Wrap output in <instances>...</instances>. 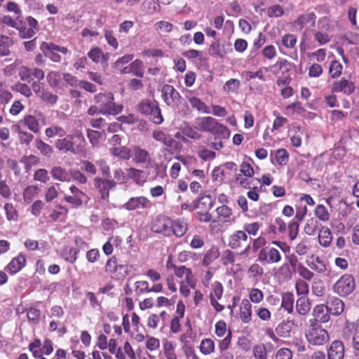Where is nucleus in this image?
I'll return each instance as SVG.
<instances>
[{"label":"nucleus","instance_id":"5fc2aeb1","mask_svg":"<svg viewBox=\"0 0 359 359\" xmlns=\"http://www.w3.org/2000/svg\"><path fill=\"white\" fill-rule=\"evenodd\" d=\"M343 66L338 60L331 61L328 72L332 79H337L342 74Z\"/></svg>","mask_w":359,"mask_h":359},{"label":"nucleus","instance_id":"79ce46f5","mask_svg":"<svg viewBox=\"0 0 359 359\" xmlns=\"http://www.w3.org/2000/svg\"><path fill=\"white\" fill-rule=\"evenodd\" d=\"M88 57L94 62L98 63L101 60L107 62L109 60V54L104 53L100 48L95 47L91 48L88 53Z\"/></svg>","mask_w":359,"mask_h":359},{"label":"nucleus","instance_id":"0eeeda50","mask_svg":"<svg viewBox=\"0 0 359 359\" xmlns=\"http://www.w3.org/2000/svg\"><path fill=\"white\" fill-rule=\"evenodd\" d=\"M69 194L64 196V201L69 203L72 208H79L83 203H87L89 201L88 195L76 187L75 185H71L69 188Z\"/></svg>","mask_w":359,"mask_h":359},{"label":"nucleus","instance_id":"39448f33","mask_svg":"<svg viewBox=\"0 0 359 359\" xmlns=\"http://www.w3.org/2000/svg\"><path fill=\"white\" fill-rule=\"evenodd\" d=\"M104 271L110 277L116 280H123L129 273V266L127 264L119 263L118 258L114 255L109 257L105 264Z\"/></svg>","mask_w":359,"mask_h":359},{"label":"nucleus","instance_id":"412c9836","mask_svg":"<svg viewBox=\"0 0 359 359\" xmlns=\"http://www.w3.org/2000/svg\"><path fill=\"white\" fill-rule=\"evenodd\" d=\"M150 201L147 197L142 196L132 197L123 205V208L130 211L137 209H146L150 208Z\"/></svg>","mask_w":359,"mask_h":359},{"label":"nucleus","instance_id":"58836bf2","mask_svg":"<svg viewBox=\"0 0 359 359\" xmlns=\"http://www.w3.org/2000/svg\"><path fill=\"white\" fill-rule=\"evenodd\" d=\"M128 179H132L137 184L142 185L146 181L145 172L142 170L129 168L126 169Z\"/></svg>","mask_w":359,"mask_h":359},{"label":"nucleus","instance_id":"4468645a","mask_svg":"<svg viewBox=\"0 0 359 359\" xmlns=\"http://www.w3.org/2000/svg\"><path fill=\"white\" fill-rule=\"evenodd\" d=\"M224 287L221 283L215 281L212 285V290L209 294L210 302L216 312L219 313L224 309V306L218 302L223 294Z\"/></svg>","mask_w":359,"mask_h":359},{"label":"nucleus","instance_id":"0e129e2a","mask_svg":"<svg viewBox=\"0 0 359 359\" xmlns=\"http://www.w3.org/2000/svg\"><path fill=\"white\" fill-rule=\"evenodd\" d=\"M241 86L240 81L237 79L228 80L223 86V90L226 93H236Z\"/></svg>","mask_w":359,"mask_h":359},{"label":"nucleus","instance_id":"f704fd0d","mask_svg":"<svg viewBox=\"0 0 359 359\" xmlns=\"http://www.w3.org/2000/svg\"><path fill=\"white\" fill-rule=\"evenodd\" d=\"M311 309V302L306 296H302L297 299L296 311L301 316L307 315Z\"/></svg>","mask_w":359,"mask_h":359},{"label":"nucleus","instance_id":"e2e57ef3","mask_svg":"<svg viewBox=\"0 0 359 359\" xmlns=\"http://www.w3.org/2000/svg\"><path fill=\"white\" fill-rule=\"evenodd\" d=\"M318 228V222L314 218L309 219L304 227V231L309 236H314Z\"/></svg>","mask_w":359,"mask_h":359},{"label":"nucleus","instance_id":"bf43d9fd","mask_svg":"<svg viewBox=\"0 0 359 359\" xmlns=\"http://www.w3.org/2000/svg\"><path fill=\"white\" fill-rule=\"evenodd\" d=\"M297 37L293 34H285L281 38V43L283 47L292 49L296 46Z\"/></svg>","mask_w":359,"mask_h":359},{"label":"nucleus","instance_id":"4be33fe9","mask_svg":"<svg viewBox=\"0 0 359 359\" xmlns=\"http://www.w3.org/2000/svg\"><path fill=\"white\" fill-rule=\"evenodd\" d=\"M266 238L263 236H259V237L252 239V245H250V244L248 243L241 252L240 255L248 256L250 253V250H252L253 253H259V251L260 250L266 247Z\"/></svg>","mask_w":359,"mask_h":359},{"label":"nucleus","instance_id":"3c124183","mask_svg":"<svg viewBox=\"0 0 359 359\" xmlns=\"http://www.w3.org/2000/svg\"><path fill=\"white\" fill-rule=\"evenodd\" d=\"M34 146L44 156L50 157L53 153L52 147L39 138L35 140Z\"/></svg>","mask_w":359,"mask_h":359},{"label":"nucleus","instance_id":"69168bd1","mask_svg":"<svg viewBox=\"0 0 359 359\" xmlns=\"http://www.w3.org/2000/svg\"><path fill=\"white\" fill-rule=\"evenodd\" d=\"M157 103L158 102L155 100L144 99L138 104L137 109L140 114L145 115L148 113L149 110Z\"/></svg>","mask_w":359,"mask_h":359},{"label":"nucleus","instance_id":"72a5a7b5","mask_svg":"<svg viewBox=\"0 0 359 359\" xmlns=\"http://www.w3.org/2000/svg\"><path fill=\"white\" fill-rule=\"evenodd\" d=\"M109 151L112 156L127 161L131 157L132 149L126 146L111 147Z\"/></svg>","mask_w":359,"mask_h":359},{"label":"nucleus","instance_id":"de8ad7c7","mask_svg":"<svg viewBox=\"0 0 359 359\" xmlns=\"http://www.w3.org/2000/svg\"><path fill=\"white\" fill-rule=\"evenodd\" d=\"M13 42L11 37L0 34V56H6L10 54V48Z\"/></svg>","mask_w":359,"mask_h":359},{"label":"nucleus","instance_id":"2eb2a0df","mask_svg":"<svg viewBox=\"0 0 359 359\" xmlns=\"http://www.w3.org/2000/svg\"><path fill=\"white\" fill-rule=\"evenodd\" d=\"M316 18L317 16L313 11H307L297 17L293 22V25L298 27L300 30L307 29L308 27H314Z\"/></svg>","mask_w":359,"mask_h":359},{"label":"nucleus","instance_id":"f257e3e1","mask_svg":"<svg viewBox=\"0 0 359 359\" xmlns=\"http://www.w3.org/2000/svg\"><path fill=\"white\" fill-rule=\"evenodd\" d=\"M194 128L201 133H208L213 135L215 142H212L210 147L215 150L224 148V140L230 137V130L212 116H198L194 120Z\"/></svg>","mask_w":359,"mask_h":359},{"label":"nucleus","instance_id":"8fccbe9b","mask_svg":"<svg viewBox=\"0 0 359 359\" xmlns=\"http://www.w3.org/2000/svg\"><path fill=\"white\" fill-rule=\"evenodd\" d=\"M249 278L252 280H259L264 273L263 267L258 263L255 262L251 264L248 269Z\"/></svg>","mask_w":359,"mask_h":359},{"label":"nucleus","instance_id":"393cba45","mask_svg":"<svg viewBox=\"0 0 359 359\" xmlns=\"http://www.w3.org/2000/svg\"><path fill=\"white\" fill-rule=\"evenodd\" d=\"M330 315L339 316L344 310V303L339 297H332L326 303Z\"/></svg>","mask_w":359,"mask_h":359},{"label":"nucleus","instance_id":"c756f323","mask_svg":"<svg viewBox=\"0 0 359 359\" xmlns=\"http://www.w3.org/2000/svg\"><path fill=\"white\" fill-rule=\"evenodd\" d=\"M50 175L54 180L62 182H68L71 180L70 171L62 166H53L50 170Z\"/></svg>","mask_w":359,"mask_h":359},{"label":"nucleus","instance_id":"b1692460","mask_svg":"<svg viewBox=\"0 0 359 359\" xmlns=\"http://www.w3.org/2000/svg\"><path fill=\"white\" fill-rule=\"evenodd\" d=\"M239 318L244 324H248L252 320V305L248 299H243L239 307Z\"/></svg>","mask_w":359,"mask_h":359},{"label":"nucleus","instance_id":"c9c22d12","mask_svg":"<svg viewBox=\"0 0 359 359\" xmlns=\"http://www.w3.org/2000/svg\"><path fill=\"white\" fill-rule=\"evenodd\" d=\"M312 261L307 260V265L310 269L318 273H324L327 271L325 262L320 257L313 255L311 257Z\"/></svg>","mask_w":359,"mask_h":359},{"label":"nucleus","instance_id":"ea45409f","mask_svg":"<svg viewBox=\"0 0 359 359\" xmlns=\"http://www.w3.org/2000/svg\"><path fill=\"white\" fill-rule=\"evenodd\" d=\"M273 159L278 165H285L289 161L288 152L285 149H278L275 151L274 156L273 152L271 153V161L274 164L275 162L273 161Z\"/></svg>","mask_w":359,"mask_h":359},{"label":"nucleus","instance_id":"864d4df0","mask_svg":"<svg viewBox=\"0 0 359 359\" xmlns=\"http://www.w3.org/2000/svg\"><path fill=\"white\" fill-rule=\"evenodd\" d=\"M66 134V130L62 127L57 125H52L45 130V135L48 138H52L55 136L62 137H65Z\"/></svg>","mask_w":359,"mask_h":359},{"label":"nucleus","instance_id":"c03bdc74","mask_svg":"<svg viewBox=\"0 0 359 359\" xmlns=\"http://www.w3.org/2000/svg\"><path fill=\"white\" fill-rule=\"evenodd\" d=\"M198 348L203 355H210L215 351V341L210 338L203 339L200 343Z\"/></svg>","mask_w":359,"mask_h":359},{"label":"nucleus","instance_id":"37998d69","mask_svg":"<svg viewBox=\"0 0 359 359\" xmlns=\"http://www.w3.org/2000/svg\"><path fill=\"white\" fill-rule=\"evenodd\" d=\"M40 189L38 185H29L22 192L25 203L29 204L39 195Z\"/></svg>","mask_w":359,"mask_h":359},{"label":"nucleus","instance_id":"473e14b6","mask_svg":"<svg viewBox=\"0 0 359 359\" xmlns=\"http://www.w3.org/2000/svg\"><path fill=\"white\" fill-rule=\"evenodd\" d=\"M196 334L194 333L191 324L189 323V327L186 332L181 334L179 337V341L181 344L182 349L183 350L188 347L190 348V346L194 345L192 341L194 340Z\"/></svg>","mask_w":359,"mask_h":359},{"label":"nucleus","instance_id":"09e8293b","mask_svg":"<svg viewBox=\"0 0 359 359\" xmlns=\"http://www.w3.org/2000/svg\"><path fill=\"white\" fill-rule=\"evenodd\" d=\"M6 217L9 222H16L19 219V213L12 203H6L4 205Z\"/></svg>","mask_w":359,"mask_h":359},{"label":"nucleus","instance_id":"e433bc0d","mask_svg":"<svg viewBox=\"0 0 359 359\" xmlns=\"http://www.w3.org/2000/svg\"><path fill=\"white\" fill-rule=\"evenodd\" d=\"M318 238L320 245L323 248L329 247L332 241V235L330 229L327 226H322L320 229Z\"/></svg>","mask_w":359,"mask_h":359},{"label":"nucleus","instance_id":"9d476101","mask_svg":"<svg viewBox=\"0 0 359 359\" xmlns=\"http://www.w3.org/2000/svg\"><path fill=\"white\" fill-rule=\"evenodd\" d=\"M172 224V219L168 216L160 215L153 219L151 229L154 233L169 237L171 236Z\"/></svg>","mask_w":359,"mask_h":359},{"label":"nucleus","instance_id":"a211bd4d","mask_svg":"<svg viewBox=\"0 0 359 359\" xmlns=\"http://www.w3.org/2000/svg\"><path fill=\"white\" fill-rule=\"evenodd\" d=\"M26 255L20 252L16 257L12 258L10 262L5 266L6 271L10 275L13 276L20 271L26 265Z\"/></svg>","mask_w":359,"mask_h":359},{"label":"nucleus","instance_id":"4d7b16f0","mask_svg":"<svg viewBox=\"0 0 359 359\" xmlns=\"http://www.w3.org/2000/svg\"><path fill=\"white\" fill-rule=\"evenodd\" d=\"M12 90L20 93L27 98H29L32 96V88L27 84L24 83L17 82L12 86Z\"/></svg>","mask_w":359,"mask_h":359},{"label":"nucleus","instance_id":"423d86ee","mask_svg":"<svg viewBox=\"0 0 359 359\" xmlns=\"http://www.w3.org/2000/svg\"><path fill=\"white\" fill-rule=\"evenodd\" d=\"M355 288V281L351 274L342 275L334 284V292L340 297H346Z\"/></svg>","mask_w":359,"mask_h":359},{"label":"nucleus","instance_id":"6e6d98bb","mask_svg":"<svg viewBox=\"0 0 359 359\" xmlns=\"http://www.w3.org/2000/svg\"><path fill=\"white\" fill-rule=\"evenodd\" d=\"M264 70L265 72H267L268 69L266 67H260L256 72L245 71L243 72L242 75L245 79L246 81H250L256 77H257L261 81H265L266 78L264 74Z\"/></svg>","mask_w":359,"mask_h":359},{"label":"nucleus","instance_id":"5701e85b","mask_svg":"<svg viewBox=\"0 0 359 359\" xmlns=\"http://www.w3.org/2000/svg\"><path fill=\"white\" fill-rule=\"evenodd\" d=\"M131 156H133V162L136 164H149L151 162V156L149 151L137 145L132 147Z\"/></svg>","mask_w":359,"mask_h":359},{"label":"nucleus","instance_id":"a19ab883","mask_svg":"<svg viewBox=\"0 0 359 359\" xmlns=\"http://www.w3.org/2000/svg\"><path fill=\"white\" fill-rule=\"evenodd\" d=\"M20 123L26 126L29 130L34 133H38L40 131V126L39 121L32 115L27 114L20 121Z\"/></svg>","mask_w":359,"mask_h":359},{"label":"nucleus","instance_id":"aec40b11","mask_svg":"<svg viewBox=\"0 0 359 359\" xmlns=\"http://www.w3.org/2000/svg\"><path fill=\"white\" fill-rule=\"evenodd\" d=\"M216 219L211 222V226L215 223H229L233 221V210L228 205H220L215 209Z\"/></svg>","mask_w":359,"mask_h":359},{"label":"nucleus","instance_id":"f03ea898","mask_svg":"<svg viewBox=\"0 0 359 359\" xmlns=\"http://www.w3.org/2000/svg\"><path fill=\"white\" fill-rule=\"evenodd\" d=\"M86 141L79 130H74L72 134L67 135L64 138L55 141V148L65 153L81 154L86 151Z\"/></svg>","mask_w":359,"mask_h":359},{"label":"nucleus","instance_id":"7ed1b4c3","mask_svg":"<svg viewBox=\"0 0 359 359\" xmlns=\"http://www.w3.org/2000/svg\"><path fill=\"white\" fill-rule=\"evenodd\" d=\"M94 102L103 115H117L123 110V106L114 102V94L110 92L100 93L95 95Z\"/></svg>","mask_w":359,"mask_h":359},{"label":"nucleus","instance_id":"13d9d810","mask_svg":"<svg viewBox=\"0 0 359 359\" xmlns=\"http://www.w3.org/2000/svg\"><path fill=\"white\" fill-rule=\"evenodd\" d=\"M316 217L323 222H327L330 220V215L327 208L322 205L318 204L314 210Z\"/></svg>","mask_w":359,"mask_h":359},{"label":"nucleus","instance_id":"a18cd8bd","mask_svg":"<svg viewBox=\"0 0 359 359\" xmlns=\"http://www.w3.org/2000/svg\"><path fill=\"white\" fill-rule=\"evenodd\" d=\"M294 295L291 292H284L282 294L280 306L288 313L294 311Z\"/></svg>","mask_w":359,"mask_h":359},{"label":"nucleus","instance_id":"7c9ffc66","mask_svg":"<svg viewBox=\"0 0 359 359\" xmlns=\"http://www.w3.org/2000/svg\"><path fill=\"white\" fill-rule=\"evenodd\" d=\"M196 210H210L214 201L210 195L201 194L194 200Z\"/></svg>","mask_w":359,"mask_h":359},{"label":"nucleus","instance_id":"9b49d317","mask_svg":"<svg viewBox=\"0 0 359 359\" xmlns=\"http://www.w3.org/2000/svg\"><path fill=\"white\" fill-rule=\"evenodd\" d=\"M39 25L37 20L32 16H28L25 20H19L18 27L19 36L22 39H30L36 33Z\"/></svg>","mask_w":359,"mask_h":359},{"label":"nucleus","instance_id":"ddd939ff","mask_svg":"<svg viewBox=\"0 0 359 359\" xmlns=\"http://www.w3.org/2000/svg\"><path fill=\"white\" fill-rule=\"evenodd\" d=\"M313 318L309 321V323L322 324L326 323L330 320V313L329 310L324 304H316L312 311Z\"/></svg>","mask_w":359,"mask_h":359},{"label":"nucleus","instance_id":"4c0bfd02","mask_svg":"<svg viewBox=\"0 0 359 359\" xmlns=\"http://www.w3.org/2000/svg\"><path fill=\"white\" fill-rule=\"evenodd\" d=\"M220 256V252L217 247L212 246L204 254L202 259V265L203 266H209L215 260Z\"/></svg>","mask_w":359,"mask_h":359},{"label":"nucleus","instance_id":"6ab92c4d","mask_svg":"<svg viewBox=\"0 0 359 359\" xmlns=\"http://www.w3.org/2000/svg\"><path fill=\"white\" fill-rule=\"evenodd\" d=\"M248 236L245 231L236 230L229 237L228 245L233 250L242 248L248 242Z\"/></svg>","mask_w":359,"mask_h":359},{"label":"nucleus","instance_id":"a878e982","mask_svg":"<svg viewBox=\"0 0 359 359\" xmlns=\"http://www.w3.org/2000/svg\"><path fill=\"white\" fill-rule=\"evenodd\" d=\"M153 138L167 147H175L177 148L175 144H180V143L176 142L169 135H166L161 130H155L152 133Z\"/></svg>","mask_w":359,"mask_h":359},{"label":"nucleus","instance_id":"603ef678","mask_svg":"<svg viewBox=\"0 0 359 359\" xmlns=\"http://www.w3.org/2000/svg\"><path fill=\"white\" fill-rule=\"evenodd\" d=\"M189 102L191 107L196 109L201 113L210 114V111L208 107L199 98L196 97H191L189 98Z\"/></svg>","mask_w":359,"mask_h":359},{"label":"nucleus","instance_id":"49530a36","mask_svg":"<svg viewBox=\"0 0 359 359\" xmlns=\"http://www.w3.org/2000/svg\"><path fill=\"white\" fill-rule=\"evenodd\" d=\"M129 69L128 72H131L133 75L142 78L144 76V65L143 62L140 60H135L132 62L128 67L124 69V72L126 73V69Z\"/></svg>","mask_w":359,"mask_h":359},{"label":"nucleus","instance_id":"20e7f679","mask_svg":"<svg viewBox=\"0 0 359 359\" xmlns=\"http://www.w3.org/2000/svg\"><path fill=\"white\" fill-rule=\"evenodd\" d=\"M305 336L307 341L313 346H323L330 340L328 332L320 324L309 323Z\"/></svg>","mask_w":359,"mask_h":359},{"label":"nucleus","instance_id":"052dcab7","mask_svg":"<svg viewBox=\"0 0 359 359\" xmlns=\"http://www.w3.org/2000/svg\"><path fill=\"white\" fill-rule=\"evenodd\" d=\"M264 292L259 288L253 287L249 291L248 299L250 302L255 304H259L264 299Z\"/></svg>","mask_w":359,"mask_h":359},{"label":"nucleus","instance_id":"338daca9","mask_svg":"<svg viewBox=\"0 0 359 359\" xmlns=\"http://www.w3.org/2000/svg\"><path fill=\"white\" fill-rule=\"evenodd\" d=\"M198 132L187 123L182 128V133L192 140H200L201 138L202 135Z\"/></svg>","mask_w":359,"mask_h":359},{"label":"nucleus","instance_id":"f8f14e48","mask_svg":"<svg viewBox=\"0 0 359 359\" xmlns=\"http://www.w3.org/2000/svg\"><path fill=\"white\" fill-rule=\"evenodd\" d=\"M257 259L267 264H273L279 263L282 259V256L277 248L266 246L259 251Z\"/></svg>","mask_w":359,"mask_h":359},{"label":"nucleus","instance_id":"2f4dec72","mask_svg":"<svg viewBox=\"0 0 359 359\" xmlns=\"http://www.w3.org/2000/svg\"><path fill=\"white\" fill-rule=\"evenodd\" d=\"M176 347L177 344L175 341L168 339L163 340V353L166 359H178Z\"/></svg>","mask_w":359,"mask_h":359},{"label":"nucleus","instance_id":"6e6552de","mask_svg":"<svg viewBox=\"0 0 359 359\" xmlns=\"http://www.w3.org/2000/svg\"><path fill=\"white\" fill-rule=\"evenodd\" d=\"M81 169L90 175H96L97 173V170L96 166L99 168V170L104 177H110L111 175V169L110 166L107 163V161L103 158L98 159L95 161V164L93 162L84 160L81 162Z\"/></svg>","mask_w":359,"mask_h":359},{"label":"nucleus","instance_id":"f3484780","mask_svg":"<svg viewBox=\"0 0 359 359\" xmlns=\"http://www.w3.org/2000/svg\"><path fill=\"white\" fill-rule=\"evenodd\" d=\"M355 90V83L346 78H341L340 80L334 81L331 87L332 93H342L346 95H351Z\"/></svg>","mask_w":359,"mask_h":359},{"label":"nucleus","instance_id":"1a4fd4ad","mask_svg":"<svg viewBox=\"0 0 359 359\" xmlns=\"http://www.w3.org/2000/svg\"><path fill=\"white\" fill-rule=\"evenodd\" d=\"M93 185L99 193L101 199L108 201L109 191L116 187V182L109 177H95L93 179Z\"/></svg>","mask_w":359,"mask_h":359},{"label":"nucleus","instance_id":"774afa93","mask_svg":"<svg viewBox=\"0 0 359 359\" xmlns=\"http://www.w3.org/2000/svg\"><path fill=\"white\" fill-rule=\"evenodd\" d=\"M266 14L269 18H280L285 14V11L280 5L276 4L267 8Z\"/></svg>","mask_w":359,"mask_h":359},{"label":"nucleus","instance_id":"bb28decb","mask_svg":"<svg viewBox=\"0 0 359 359\" xmlns=\"http://www.w3.org/2000/svg\"><path fill=\"white\" fill-rule=\"evenodd\" d=\"M174 273L175 275L178 278H182L183 276H185L186 283L191 287H195L196 282L192 273V271L190 268H187L184 265L177 266V267L174 269Z\"/></svg>","mask_w":359,"mask_h":359},{"label":"nucleus","instance_id":"dca6fc26","mask_svg":"<svg viewBox=\"0 0 359 359\" xmlns=\"http://www.w3.org/2000/svg\"><path fill=\"white\" fill-rule=\"evenodd\" d=\"M162 97L168 106L173 107L180 102V93L171 85L165 84L162 88Z\"/></svg>","mask_w":359,"mask_h":359},{"label":"nucleus","instance_id":"cd10ccee","mask_svg":"<svg viewBox=\"0 0 359 359\" xmlns=\"http://www.w3.org/2000/svg\"><path fill=\"white\" fill-rule=\"evenodd\" d=\"M328 359H343L344 357V346L339 340L332 342L328 350Z\"/></svg>","mask_w":359,"mask_h":359},{"label":"nucleus","instance_id":"c85d7f7f","mask_svg":"<svg viewBox=\"0 0 359 359\" xmlns=\"http://www.w3.org/2000/svg\"><path fill=\"white\" fill-rule=\"evenodd\" d=\"M172 224L171 236L173 234L177 238H182L186 234L188 230V224L184 219L178 218L172 220Z\"/></svg>","mask_w":359,"mask_h":359},{"label":"nucleus","instance_id":"680f3d73","mask_svg":"<svg viewBox=\"0 0 359 359\" xmlns=\"http://www.w3.org/2000/svg\"><path fill=\"white\" fill-rule=\"evenodd\" d=\"M26 311L27 319L30 323L36 325L39 323L41 313L39 309L30 307L27 309Z\"/></svg>","mask_w":359,"mask_h":359}]
</instances>
